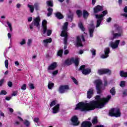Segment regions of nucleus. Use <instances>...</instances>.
I'll return each mask as SVG.
<instances>
[{"instance_id": "nucleus-49", "label": "nucleus", "mask_w": 127, "mask_h": 127, "mask_svg": "<svg viewBox=\"0 0 127 127\" xmlns=\"http://www.w3.org/2000/svg\"><path fill=\"white\" fill-rule=\"evenodd\" d=\"M126 84V81H122L120 83V87H125V85Z\"/></svg>"}, {"instance_id": "nucleus-21", "label": "nucleus", "mask_w": 127, "mask_h": 127, "mask_svg": "<svg viewBox=\"0 0 127 127\" xmlns=\"http://www.w3.org/2000/svg\"><path fill=\"white\" fill-rule=\"evenodd\" d=\"M92 127V123L90 122L85 121L81 124V127Z\"/></svg>"}, {"instance_id": "nucleus-16", "label": "nucleus", "mask_w": 127, "mask_h": 127, "mask_svg": "<svg viewBox=\"0 0 127 127\" xmlns=\"http://www.w3.org/2000/svg\"><path fill=\"white\" fill-rule=\"evenodd\" d=\"M71 122L73 126H78L79 123L78 121V118L76 116H73L71 119Z\"/></svg>"}, {"instance_id": "nucleus-13", "label": "nucleus", "mask_w": 127, "mask_h": 127, "mask_svg": "<svg viewBox=\"0 0 127 127\" xmlns=\"http://www.w3.org/2000/svg\"><path fill=\"white\" fill-rule=\"evenodd\" d=\"M66 90H69V86L67 85H61L59 89V92L60 94H64Z\"/></svg>"}, {"instance_id": "nucleus-53", "label": "nucleus", "mask_w": 127, "mask_h": 127, "mask_svg": "<svg viewBox=\"0 0 127 127\" xmlns=\"http://www.w3.org/2000/svg\"><path fill=\"white\" fill-rule=\"evenodd\" d=\"M17 95V91H13L11 94L12 97H15Z\"/></svg>"}, {"instance_id": "nucleus-56", "label": "nucleus", "mask_w": 127, "mask_h": 127, "mask_svg": "<svg viewBox=\"0 0 127 127\" xmlns=\"http://www.w3.org/2000/svg\"><path fill=\"white\" fill-rule=\"evenodd\" d=\"M111 20H112V18L109 17L107 19L106 21L107 22H111Z\"/></svg>"}, {"instance_id": "nucleus-41", "label": "nucleus", "mask_w": 127, "mask_h": 127, "mask_svg": "<svg viewBox=\"0 0 127 127\" xmlns=\"http://www.w3.org/2000/svg\"><path fill=\"white\" fill-rule=\"evenodd\" d=\"M24 125H25L26 127H29V126L30 125V122L27 120H25L24 122Z\"/></svg>"}, {"instance_id": "nucleus-1", "label": "nucleus", "mask_w": 127, "mask_h": 127, "mask_svg": "<svg viewBox=\"0 0 127 127\" xmlns=\"http://www.w3.org/2000/svg\"><path fill=\"white\" fill-rule=\"evenodd\" d=\"M112 98L111 95H108L106 98H102L100 96H96V100H93L89 103H85L83 102H79L75 108V110H80L82 112H87L88 111H93L98 108L102 109L105 107L106 103H108Z\"/></svg>"}, {"instance_id": "nucleus-62", "label": "nucleus", "mask_w": 127, "mask_h": 127, "mask_svg": "<svg viewBox=\"0 0 127 127\" xmlns=\"http://www.w3.org/2000/svg\"><path fill=\"white\" fill-rule=\"evenodd\" d=\"M21 6V4H20L19 3H17L16 4V8H19Z\"/></svg>"}, {"instance_id": "nucleus-17", "label": "nucleus", "mask_w": 127, "mask_h": 127, "mask_svg": "<svg viewBox=\"0 0 127 127\" xmlns=\"http://www.w3.org/2000/svg\"><path fill=\"white\" fill-rule=\"evenodd\" d=\"M93 95H94V89L91 88L87 91V98L88 99H91V98L93 97Z\"/></svg>"}, {"instance_id": "nucleus-27", "label": "nucleus", "mask_w": 127, "mask_h": 127, "mask_svg": "<svg viewBox=\"0 0 127 127\" xmlns=\"http://www.w3.org/2000/svg\"><path fill=\"white\" fill-rule=\"evenodd\" d=\"M6 24L8 25V27L9 28V29L10 30V32H12V25H11V23H10L8 21H7Z\"/></svg>"}, {"instance_id": "nucleus-63", "label": "nucleus", "mask_w": 127, "mask_h": 127, "mask_svg": "<svg viewBox=\"0 0 127 127\" xmlns=\"http://www.w3.org/2000/svg\"><path fill=\"white\" fill-rule=\"evenodd\" d=\"M122 16H124V17L127 18V13L122 14Z\"/></svg>"}, {"instance_id": "nucleus-9", "label": "nucleus", "mask_w": 127, "mask_h": 127, "mask_svg": "<svg viewBox=\"0 0 127 127\" xmlns=\"http://www.w3.org/2000/svg\"><path fill=\"white\" fill-rule=\"evenodd\" d=\"M85 68H86V65H82L80 67L79 70H81V71H82V74H83V75H88V74H90V73H91V69H86Z\"/></svg>"}, {"instance_id": "nucleus-42", "label": "nucleus", "mask_w": 127, "mask_h": 127, "mask_svg": "<svg viewBox=\"0 0 127 127\" xmlns=\"http://www.w3.org/2000/svg\"><path fill=\"white\" fill-rule=\"evenodd\" d=\"M76 14L78 15V17H80L82 15V11L80 10H77L76 11Z\"/></svg>"}, {"instance_id": "nucleus-15", "label": "nucleus", "mask_w": 127, "mask_h": 127, "mask_svg": "<svg viewBox=\"0 0 127 127\" xmlns=\"http://www.w3.org/2000/svg\"><path fill=\"white\" fill-rule=\"evenodd\" d=\"M105 54L101 56V58L105 59V58H108L109 57V54H110V48H106L104 50Z\"/></svg>"}, {"instance_id": "nucleus-11", "label": "nucleus", "mask_w": 127, "mask_h": 127, "mask_svg": "<svg viewBox=\"0 0 127 127\" xmlns=\"http://www.w3.org/2000/svg\"><path fill=\"white\" fill-rule=\"evenodd\" d=\"M81 39H82L83 42H85V38H84L83 35L81 36L80 37H77L76 38V41L74 43V45L75 46H83V45L82 44V41H81Z\"/></svg>"}, {"instance_id": "nucleus-18", "label": "nucleus", "mask_w": 127, "mask_h": 127, "mask_svg": "<svg viewBox=\"0 0 127 127\" xmlns=\"http://www.w3.org/2000/svg\"><path fill=\"white\" fill-rule=\"evenodd\" d=\"M103 11V6L98 5L93 8L94 13H98L100 11Z\"/></svg>"}, {"instance_id": "nucleus-29", "label": "nucleus", "mask_w": 127, "mask_h": 127, "mask_svg": "<svg viewBox=\"0 0 127 127\" xmlns=\"http://www.w3.org/2000/svg\"><path fill=\"white\" fill-rule=\"evenodd\" d=\"M78 26L79 28H80L81 30H82V31H84L85 30V27H84V26H83L82 22H80L78 23Z\"/></svg>"}, {"instance_id": "nucleus-50", "label": "nucleus", "mask_w": 127, "mask_h": 127, "mask_svg": "<svg viewBox=\"0 0 127 127\" xmlns=\"http://www.w3.org/2000/svg\"><path fill=\"white\" fill-rule=\"evenodd\" d=\"M72 80L74 84H75L76 85H78V81H77V80L75 78L72 77Z\"/></svg>"}, {"instance_id": "nucleus-22", "label": "nucleus", "mask_w": 127, "mask_h": 127, "mask_svg": "<svg viewBox=\"0 0 127 127\" xmlns=\"http://www.w3.org/2000/svg\"><path fill=\"white\" fill-rule=\"evenodd\" d=\"M93 27L89 28V37L90 38L93 37V35L94 34V30H95V28H94V25H92Z\"/></svg>"}, {"instance_id": "nucleus-60", "label": "nucleus", "mask_w": 127, "mask_h": 127, "mask_svg": "<svg viewBox=\"0 0 127 127\" xmlns=\"http://www.w3.org/2000/svg\"><path fill=\"white\" fill-rule=\"evenodd\" d=\"M126 45V42L123 41L121 43V46H124V45Z\"/></svg>"}, {"instance_id": "nucleus-54", "label": "nucleus", "mask_w": 127, "mask_h": 127, "mask_svg": "<svg viewBox=\"0 0 127 127\" xmlns=\"http://www.w3.org/2000/svg\"><path fill=\"white\" fill-rule=\"evenodd\" d=\"M53 76H55V75H57L58 74V70H55L52 72Z\"/></svg>"}, {"instance_id": "nucleus-37", "label": "nucleus", "mask_w": 127, "mask_h": 127, "mask_svg": "<svg viewBox=\"0 0 127 127\" xmlns=\"http://www.w3.org/2000/svg\"><path fill=\"white\" fill-rule=\"evenodd\" d=\"M28 86L31 90H33L35 89L34 85L31 83H29Z\"/></svg>"}, {"instance_id": "nucleus-2", "label": "nucleus", "mask_w": 127, "mask_h": 127, "mask_svg": "<svg viewBox=\"0 0 127 127\" xmlns=\"http://www.w3.org/2000/svg\"><path fill=\"white\" fill-rule=\"evenodd\" d=\"M108 14V10H106L102 12L101 14H95V18L97 19L96 27L98 28L101 25V23L104 20V16Z\"/></svg>"}, {"instance_id": "nucleus-23", "label": "nucleus", "mask_w": 127, "mask_h": 127, "mask_svg": "<svg viewBox=\"0 0 127 127\" xmlns=\"http://www.w3.org/2000/svg\"><path fill=\"white\" fill-rule=\"evenodd\" d=\"M43 42L44 43V46H47V44H48V43H51V42H52V39L49 38L44 40Z\"/></svg>"}, {"instance_id": "nucleus-48", "label": "nucleus", "mask_w": 127, "mask_h": 127, "mask_svg": "<svg viewBox=\"0 0 127 127\" xmlns=\"http://www.w3.org/2000/svg\"><path fill=\"white\" fill-rule=\"evenodd\" d=\"M3 83H4V79L2 78L1 80H0V87H1V86L3 85Z\"/></svg>"}, {"instance_id": "nucleus-4", "label": "nucleus", "mask_w": 127, "mask_h": 127, "mask_svg": "<svg viewBox=\"0 0 127 127\" xmlns=\"http://www.w3.org/2000/svg\"><path fill=\"white\" fill-rule=\"evenodd\" d=\"M40 17H37L33 19L32 22L29 25V28L31 30L33 29V27H37L38 29L40 28Z\"/></svg>"}, {"instance_id": "nucleus-51", "label": "nucleus", "mask_w": 127, "mask_h": 127, "mask_svg": "<svg viewBox=\"0 0 127 127\" xmlns=\"http://www.w3.org/2000/svg\"><path fill=\"white\" fill-rule=\"evenodd\" d=\"M7 86L9 87V88H11L12 87V82L8 81L7 82Z\"/></svg>"}, {"instance_id": "nucleus-32", "label": "nucleus", "mask_w": 127, "mask_h": 127, "mask_svg": "<svg viewBox=\"0 0 127 127\" xmlns=\"http://www.w3.org/2000/svg\"><path fill=\"white\" fill-rule=\"evenodd\" d=\"M28 7H29L30 12L32 13L34 11V6H32V5L28 4Z\"/></svg>"}, {"instance_id": "nucleus-25", "label": "nucleus", "mask_w": 127, "mask_h": 127, "mask_svg": "<svg viewBox=\"0 0 127 127\" xmlns=\"http://www.w3.org/2000/svg\"><path fill=\"white\" fill-rule=\"evenodd\" d=\"M54 87V83L51 81H49L48 85V89H49L50 90H52Z\"/></svg>"}, {"instance_id": "nucleus-10", "label": "nucleus", "mask_w": 127, "mask_h": 127, "mask_svg": "<svg viewBox=\"0 0 127 127\" xmlns=\"http://www.w3.org/2000/svg\"><path fill=\"white\" fill-rule=\"evenodd\" d=\"M121 40H116L114 42H110L109 43V46L112 48V49H117L120 45Z\"/></svg>"}, {"instance_id": "nucleus-45", "label": "nucleus", "mask_w": 127, "mask_h": 127, "mask_svg": "<svg viewBox=\"0 0 127 127\" xmlns=\"http://www.w3.org/2000/svg\"><path fill=\"white\" fill-rule=\"evenodd\" d=\"M5 67L7 69L8 68V60H6L4 62Z\"/></svg>"}, {"instance_id": "nucleus-47", "label": "nucleus", "mask_w": 127, "mask_h": 127, "mask_svg": "<svg viewBox=\"0 0 127 127\" xmlns=\"http://www.w3.org/2000/svg\"><path fill=\"white\" fill-rule=\"evenodd\" d=\"M56 105V101H53L50 104V107H53Z\"/></svg>"}, {"instance_id": "nucleus-59", "label": "nucleus", "mask_w": 127, "mask_h": 127, "mask_svg": "<svg viewBox=\"0 0 127 127\" xmlns=\"http://www.w3.org/2000/svg\"><path fill=\"white\" fill-rule=\"evenodd\" d=\"M15 66H19V63L18 61H15L14 62Z\"/></svg>"}, {"instance_id": "nucleus-20", "label": "nucleus", "mask_w": 127, "mask_h": 127, "mask_svg": "<svg viewBox=\"0 0 127 127\" xmlns=\"http://www.w3.org/2000/svg\"><path fill=\"white\" fill-rule=\"evenodd\" d=\"M60 110V105L57 104L53 108V114H57L59 113Z\"/></svg>"}, {"instance_id": "nucleus-44", "label": "nucleus", "mask_w": 127, "mask_h": 127, "mask_svg": "<svg viewBox=\"0 0 127 127\" xmlns=\"http://www.w3.org/2000/svg\"><path fill=\"white\" fill-rule=\"evenodd\" d=\"M51 33H52V30L48 29L47 32L48 36H50V35H51Z\"/></svg>"}, {"instance_id": "nucleus-38", "label": "nucleus", "mask_w": 127, "mask_h": 127, "mask_svg": "<svg viewBox=\"0 0 127 127\" xmlns=\"http://www.w3.org/2000/svg\"><path fill=\"white\" fill-rule=\"evenodd\" d=\"M26 43V40L25 39H22L21 41L20 42V45H24Z\"/></svg>"}, {"instance_id": "nucleus-19", "label": "nucleus", "mask_w": 127, "mask_h": 127, "mask_svg": "<svg viewBox=\"0 0 127 127\" xmlns=\"http://www.w3.org/2000/svg\"><path fill=\"white\" fill-rule=\"evenodd\" d=\"M57 67V64L56 63H53L48 68V72L49 73H51L50 71L54 70L55 68Z\"/></svg>"}, {"instance_id": "nucleus-31", "label": "nucleus", "mask_w": 127, "mask_h": 127, "mask_svg": "<svg viewBox=\"0 0 127 127\" xmlns=\"http://www.w3.org/2000/svg\"><path fill=\"white\" fill-rule=\"evenodd\" d=\"M34 8L36 9V10H39L40 7L39 6V3H35L34 4Z\"/></svg>"}, {"instance_id": "nucleus-30", "label": "nucleus", "mask_w": 127, "mask_h": 127, "mask_svg": "<svg viewBox=\"0 0 127 127\" xmlns=\"http://www.w3.org/2000/svg\"><path fill=\"white\" fill-rule=\"evenodd\" d=\"M89 16V13L86 10H83V17L84 18H87Z\"/></svg>"}, {"instance_id": "nucleus-5", "label": "nucleus", "mask_w": 127, "mask_h": 127, "mask_svg": "<svg viewBox=\"0 0 127 127\" xmlns=\"http://www.w3.org/2000/svg\"><path fill=\"white\" fill-rule=\"evenodd\" d=\"M120 28H120V27H119V26H118L117 25H114V29L111 32V33H112L113 37L110 38V40H114L115 38H118V37H120L122 36V33H115V32L119 31Z\"/></svg>"}, {"instance_id": "nucleus-6", "label": "nucleus", "mask_w": 127, "mask_h": 127, "mask_svg": "<svg viewBox=\"0 0 127 127\" xmlns=\"http://www.w3.org/2000/svg\"><path fill=\"white\" fill-rule=\"evenodd\" d=\"M94 84L96 85V89L97 91L98 94H101L103 91V83L102 80L97 79L94 81Z\"/></svg>"}, {"instance_id": "nucleus-52", "label": "nucleus", "mask_w": 127, "mask_h": 127, "mask_svg": "<svg viewBox=\"0 0 127 127\" xmlns=\"http://www.w3.org/2000/svg\"><path fill=\"white\" fill-rule=\"evenodd\" d=\"M34 122L35 123H36L37 124H38V122H39V118H34Z\"/></svg>"}, {"instance_id": "nucleus-43", "label": "nucleus", "mask_w": 127, "mask_h": 127, "mask_svg": "<svg viewBox=\"0 0 127 127\" xmlns=\"http://www.w3.org/2000/svg\"><path fill=\"white\" fill-rule=\"evenodd\" d=\"M7 94V92L5 90H1L0 93V96L4 95H5Z\"/></svg>"}, {"instance_id": "nucleus-8", "label": "nucleus", "mask_w": 127, "mask_h": 127, "mask_svg": "<svg viewBox=\"0 0 127 127\" xmlns=\"http://www.w3.org/2000/svg\"><path fill=\"white\" fill-rule=\"evenodd\" d=\"M79 59L78 58H72L70 60H67L65 61V64L66 65H71L72 63H74L75 66H78L79 65Z\"/></svg>"}, {"instance_id": "nucleus-61", "label": "nucleus", "mask_w": 127, "mask_h": 127, "mask_svg": "<svg viewBox=\"0 0 127 127\" xmlns=\"http://www.w3.org/2000/svg\"><path fill=\"white\" fill-rule=\"evenodd\" d=\"M68 53H69V51H68V50H66L65 51H64V55H67Z\"/></svg>"}, {"instance_id": "nucleus-12", "label": "nucleus", "mask_w": 127, "mask_h": 127, "mask_svg": "<svg viewBox=\"0 0 127 127\" xmlns=\"http://www.w3.org/2000/svg\"><path fill=\"white\" fill-rule=\"evenodd\" d=\"M98 73L99 75H103L104 74H111V70L108 68H102L99 69Z\"/></svg>"}, {"instance_id": "nucleus-33", "label": "nucleus", "mask_w": 127, "mask_h": 127, "mask_svg": "<svg viewBox=\"0 0 127 127\" xmlns=\"http://www.w3.org/2000/svg\"><path fill=\"white\" fill-rule=\"evenodd\" d=\"M110 93L112 95V96H115V95H116V89H115V87H113L110 90Z\"/></svg>"}, {"instance_id": "nucleus-14", "label": "nucleus", "mask_w": 127, "mask_h": 127, "mask_svg": "<svg viewBox=\"0 0 127 127\" xmlns=\"http://www.w3.org/2000/svg\"><path fill=\"white\" fill-rule=\"evenodd\" d=\"M43 34H45L47 31V21L43 20L42 22Z\"/></svg>"}, {"instance_id": "nucleus-26", "label": "nucleus", "mask_w": 127, "mask_h": 127, "mask_svg": "<svg viewBox=\"0 0 127 127\" xmlns=\"http://www.w3.org/2000/svg\"><path fill=\"white\" fill-rule=\"evenodd\" d=\"M55 15L59 19H62L63 18V15L60 12H57L55 13Z\"/></svg>"}, {"instance_id": "nucleus-40", "label": "nucleus", "mask_w": 127, "mask_h": 127, "mask_svg": "<svg viewBox=\"0 0 127 127\" xmlns=\"http://www.w3.org/2000/svg\"><path fill=\"white\" fill-rule=\"evenodd\" d=\"M90 52L92 53V55H93V56H95V55H96V50H95L94 49H92L91 50H90Z\"/></svg>"}, {"instance_id": "nucleus-58", "label": "nucleus", "mask_w": 127, "mask_h": 127, "mask_svg": "<svg viewBox=\"0 0 127 127\" xmlns=\"http://www.w3.org/2000/svg\"><path fill=\"white\" fill-rule=\"evenodd\" d=\"M9 111L10 112V113H13V109L11 108H8Z\"/></svg>"}, {"instance_id": "nucleus-24", "label": "nucleus", "mask_w": 127, "mask_h": 127, "mask_svg": "<svg viewBox=\"0 0 127 127\" xmlns=\"http://www.w3.org/2000/svg\"><path fill=\"white\" fill-rule=\"evenodd\" d=\"M120 75L121 77H124L125 78H127V72H126L124 70L120 71Z\"/></svg>"}, {"instance_id": "nucleus-64", "label": "nucleus", "mask_w": 127, "mask_h": 127, "mask_svg": "<svg viewBox=\"0 0 127 127\" xmlns=\"http://www.w3.org/2000/svg\"><path fill=\"white\" fill-rule=\"evenodd\" d=\"M124 12L127 13V6H125V7L124 9Z\"/></svg>"}, {"instance_id": "nucleus-7", "label": "nucleus", "mask_w": 127, "mask_h": 127, "mask_svg": "<svg viewBox=\"0 0 127 127\" xmlns=\"http://www.w3.org/2000/svg\"><path fill=\"white\" fill-rule=\"evenodd\" d=\"M109 116L110 117H116L119 118L121 117V112L119 109H112L111 111L109 112Z\"/></svg>"}, {"instance_id": "nucleus-3", "label": "nucleus", "mask_w": 127, "mask_h": 127, "mask_svg": "<svg viewBox=\"0 0 127 127\" xmlns=\"http://www.w3.org/2000/svg\"><path fill=\"white\" fill-rule=\"evenodd\" d=\"M68 22H65L64 23V25L62 26V31L61 36L64 37V44H66L67 43V39L68 37V35H67V31L68 29Z\"/></svg>"}, {"instance_id": "nucleus-55", "label": "nucleus", "mask_w": 127, "mask_h": 127, "mask_svg": "<svg viewBox=\"0 0 127 127\" xmlns=\"http://www.w3.org/2000/svg\"><path fill=\"white\" fill-rule=\"evenodd\" d=\"M11 99V97H7L6 96L5 98V100L6 101H10V99Z\"/></svg>"}, {"instance_id": "nucleus-35", "label": "nucleus", "mask_w": 127, "mask_h": 127, "mask_svg": "<svg viewBox=\"0 0 127 127\" xmlns=\"http://www.w3.org/2000/svg\"><path fill=\"white\" fill-rule=\"evenodd\" d=\"M98 123V118L97 117H94L92 120V124L95 125Z\"/></svg>"}, {"instance_id": "nucleus-36", "label": "nucleus", "mask_w": 127, "mask_h": 127, "mask_svg": "<svg viewBox=\"0 0 127 127\" xmlns=\"http://www.w3.org/2000/svg\"><path fill=\"white\" fill-rule=\"evenodd\" d=\"M62 54H63V51L62 50H60L58 53V56H60V57H62Z\"/></svg>"}, {"instance_id": "nucleus-57", "label": "nucleus", "mask_w": 127, "mask_h": 127, "mask_svg": "<svg viewBox=\"0 0 127 127\" xmlns=\"http://www.w3.org/2000/svg\"><path fill=\"white\" fill-rule=\"evenodd\" d=\"M28 21L29 22H30L31 21H32V17H29L28 18Z\"/></svg>"}, {"instance_id": "nucleus-46", "label": "nucleus", "mask_w": 127, "mask_h": 127, "mask_svg": "<svg viewBox=\"0 0 127 127\" xmlns=\"http://www.w3.org/2000/svg\"><path fill=\"white\" fill-rule=\"evenodd\" d=\"M21 90H23V91H24L26 90V84H24L22 85L21 87Z\"/></svg>"}, {"instance_id": "nucleus-39", "label": "nucleus", "mask_w": 127, "mask_h": 127, "mask_svg": "<svg viewBox=\"0 0 127 127\" xmlns=\"http://www.w3.org/2000/svg\"><path fill=\"white\" fill-rule=\"evenodd\" d=\"M31 43H32V39H28L27 43L28 46H30V45H31Z\"/></svg>"}, {"instance_id": "nucleus-28", "label": "nucleus", "mask_w": 127, "mask_h": 127, "mask_svg": "<svg viewBox=\"0 0 127 127\" xmlns=\"http://www.w3.org/2000/svg\"><path fill=\"white\" fill-rule=\"evenodd\" d=\"M48 13L47 14V16H50L52 14V12H53V9L52 8H49L48 9Z\"/></svg>"}, {"instance_id": "nucleus-34", "label": "nucleus", "mask_w": 127, "mask_h": 127, "mask_svg": "<svg viewBox=\"0 0 127 127\" xmlns=\"http://www.w3.org/2000/svg\"><path fill=\"white\" fill-rule=\"evenodd\" d=\"M47 4L48 6H53V1L48 0L47 1Z\"/></svg>"}]
</instances>
